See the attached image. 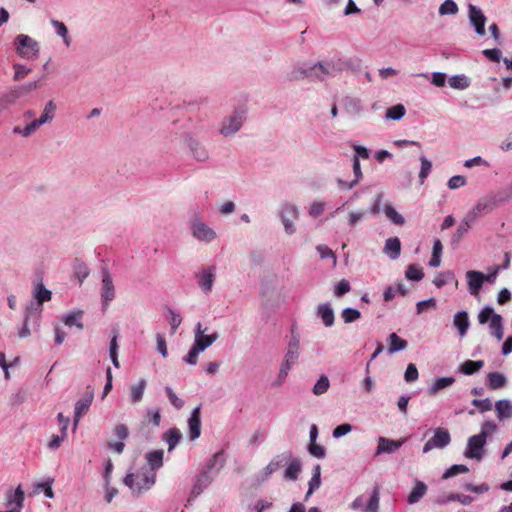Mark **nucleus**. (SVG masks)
Wrapping results in <instances>:
<instances>
[{
    "mask_svg": "<svg viewBox=\"0 0 512 512\" xmlns=\"http://www.w3.org/2000/svg\"><path fill=\"white\" fill-rule=\"evenodd\" d=\"M247 117L248 108L246 106L235 107L221 119L218 124L217 133L225 139L235 137L243 128Z\"/></svg>",
    "mask_w": 512,
    "mask_h": 512,
    "instance_id": "1",
    "label": "nucleus"
},
{
    "mask_svg": "<svg viewBox=\"0 0 512 512\" xmlns=\"http://www.w3.org/2000/svg\"><path fill=\"white\" fill-rule=\"evenodd\" d=\"M156 482V473L148 471L147 467L137 472L127 473L123 483L131 490L133 495H140L150 490Z\"/></svg>",
    "mask_w": 512,
    "mask_h": 512,
    "instance_id": "2",
    "label": "nucleus"
},
{
    "mask_svg": "<svg viewBox=\"0 0 512 512\" xmlns=\"http://www.w3.org/2000/svg\"><path fill=\"white\" fill-rule=\"evenodd\" d=\"M16 53L24 59L34 60L40 53V44L34 38L26 34H18L14 38Z\"/></svg>",
    "mask_w": 512,
    "mask_h": 512,
    "instance_id": "3",
    "label": "nucleus"
},
{
    "mask_svg": "<svg viewBox=\"0 0 512 512\" xmlns=\"http://www.w3.org/2000/svg\"><path fill=\"white\" fill-rule=\"evenodd\" d=\"M278 216L283 225L285 234L288 236L295 234L297 231L295 221L300 216L298 207L289 202L283 203L279 208Z\"/></svg>",
    "mask_w": 512,
    "mask_h": 512,
    "instance_id": "4",
    "label": "nucleus"
},
{
    "mask_svg": "<svg viewBox=\"0 0 512 512\" xmlns=\"http://www.w3.org/2000/svg\"><path fill=\"white\" fill-rule=\"evenodd\" d=\"M498 205L497 197H494L492 193L487 194L478 199L475 205L465 214V217L475 223L479 217L492 212Z\"/></svg>",
    "mask_w": 512,
    "mask_h": 512,
    "instance_id": "5",
    "label": "nucleus"
},
{
    "mask_svg": "<svg viewBox=\"0 0 512 512\" xmlns=\"http://www.w3.org/2000/svg\"><path fill=\"white\" fill-rule=\"evenodd\" d=\"M190 232L194 239L206 244L217 239L216 231L200 218H193L190 221Z\"/></svg>",
    "mask_w": 512,
    "mask_h": 512,
    "instance_id": "6",
    "label": "nucleus"
},
{
    "mask_svg": "<svg viewBox=\"0 0 512 512\" xmlns=\"http://www.w3.org/2000/svg\"><path fill=\"white\" fill-rule=\"evenodd\" d=\"M217 269L215 266L202 267L196 274L197 284L204 294H209L216 280Z\"/></svg>",
    "mask_w": 512,
    "mask_h": 512,
    "instance_id": "7",
    "label": "nucleus"
},
{
    "mask_svg": "<svg viewBox=\"0 0 512 512\" xmlns=\"http://www.w3.org/2000/svg\"><path fill=\"white\" fill-rule=\"evenodd\" d=\"M343 68L344 63L340 59H331L313 64L314 72H318L321 76L316 77L319 80H324L326 77H334L339 74Z\"/></svg>",
    "mask_w": 512,
    "mask_h": 512,
    "instance_id": "8",
    "label": "nucleus"
},
{
    "mask_svg": "<svg viewBox=\"0 0 512 512\" xmlns=\"http://www.w3.org/2000/svg\"><path fill=\"white\" fill-rule=\"evenodd\" d=\"M451 442V436L447 429L436 428L434 435L424 444L423 453H428L433 449H443Z\"/></svg>",
    "mask_w": 512,
    "mask_h": 512,
    "instance_id": "9",
    "label": "nucleus"
},
{
    "mask_svg": "<svg viewBox=\"0 0 512 512\" xmlns=\"http://www.w3.org/2000/svg\"><path fill=\"white\" fill-rule=\"evenodd\" d=\"M207 328H203L202 324L197 323L194 330V345L202 352L209 348L219 338L217 332L206 334Z\"/></svg>",
    "mask_w": 512,
    "mask_h": 512,
    "instance_id": "10",
    "label": "nucleus"
},
{
    "mask_svg": "<svg viewBox=\"0 0 512 512\" xmlns=\"http://www.w3.org/2000/svg\"><path fill=\"white\" fill-rule=\"evenodd\" d=\"M486 440L480 438L477 435H473L468 438L466 448L464 450V456L467 459H474L481 461L485 454Z\"/></svg>",
    "mask_w": 512,
    "mask_h": 512,
    "instance_id": "11",
    "label": "nucleus"
},
{
    "mask_svg": "<svg viewBox=\"0 0 512 512\" xmlns=\"http://www.w3.org/2000/svg\"><path fill=\"white\" fill-rule=\"evenodd\" d=\"M468 18H469V22L474 27L476 34L479 36H484L486 33L485 24H486L487 18L484 15V13L482 12V10L473 4H469L468 5Z\"/></svg>",
    "mask_w": 512,
    "mask_h": 512,
    "instance_id": "12",
    "label": "nucleus"
},
{
    "mask_svg": "<svg viewBox=\"0 0 512 512\" xmlns=\"http://www.w3.org/2000/svg\"><path fill=\"white\" fill-rule=\"evenodd\" d=\"M283 455L287 456L284 465H286V469L284 471V479L290 481H296L302 471V462L299 458L294 457L291 453H283Z\"/></svg>",
    "mask_w": 512,
    "mask_h": 512,
    "instance_id": "13",
    "label": "nucleus"
},
{
    "mask_svg": "<svg viewBox=\"0 0 512 512\" xmlns=\"http://www.w3.org/2000/svg\"><path fill=\"white\" fill-rule=\"evenodd\" d=\"M187 146L195 161L207 162L210 159V152L204 143L190 138L187 142Z\"/></svg>",
    "mask_w": 512,
    "mask_h": 512,
    "instance_id": "14",
    "label": "nucleus"
},
{
    "mask_svg": "<svg viewBox=\"0 0 512 512\" xmlns=\"http://www.w3.org/2000/svg\"><path fill=\"white\" fill-rule=\"evenodd\" d=\"M93 398H94L93 392L92 391H87L84 394V396L82 398H80L75 403L74 421H73L74 429L77 428L78 423H79L81 417L89 410V408H90V406L92 404Z\"/></svg>",
    "mask_w": 512,
    "mask_h": 512,
    "instance_id": "15",
    "label": "nucleus"
},
{
    "mask_svg": "<svg viewBox=\"0 0 512 512\" xmlns=\"http://www.w3.org/2000/svg\"><path fill=\"white\" fill-rule=\"evenodd\" d=\"M468 291L471 295L477 296L484 284V274L479 271L469 270L465 274Z\"/></svg>",
    "mask_w": 512,
    "mask_h": 512,
    "instance_id": "16",
    "label": "nucleus"
},
{
    "mask_svg": "<svg viewBox=\"0 0 512 512\" xmlns=\"http://www.w3.org/2000/svg\"><path fill=\"white\" fill-rule=\"evenodd\" d=\"M115 297V288L112 278L107 270L102 272L101 298L104 305H108Z\"/></svg>",
    "mask_w": 512,
    "mask_h": 512,
    "instance_id": "17",
    "label": "nucleus"
},
{
    "mask_svg": "<svg viewBox=\"0 0 512 512\" xmlns=\"http://www.w3.org/2000/svg\"><path fill=\"white\" fill-rule=\"evenodd\" d=\"M25 494L21 485L15 490H8L5 494V505L11 508H19L22 510L24 505Z\"/></svg>",
    "mask_w": 512,
    "mask_h": 512,
    "instance_id": "18",
    "label": "nucleus"
},
{
    "mask_svg": "<svg viewBox=\"0 0 512 512\" xmlns=\"http://www.w3.org/2000/svg\"><path fill=\"white\" fill-rule=\"evenodd\" d=\"M378 446L375 451V456L387 453L392 454L396 452L403 444L404 440H391L385 437L378 438Z\"/></svg>",
    "mask_w": 512,
    "mask_h": 512,
    "instance_id": "19",
    "label": "nucleus"
},
{
    "mask_svg": "<svg viewBox=\"0 0 512 512\" xmlns=\"http://www.w3.org/2000/svg\"><path fill=\"white\" fill-rule=\"evenodd\" d=\"M316 315L319 317L325 327H331L335 322L334 310L330 303H320L316 307Z\"/></svg>",
    "mask_w": 512,
    "mask_h": 512,
    "instance_id": "20",
    "label": "nucleus"
},
{
    "mask_svg": "<svg viewBox=\"0 0 512 512\" xmlns=\"http://www.w3.org/2000/svg\"><path fill=\"white\" fill-rule=\"evenodd\" d=\"M189 437L196 440L201 434L200 406L193 409L188 419Z\"/></svg>",
    "mask_w": 512,
    "mask_h": 512,
    "instance_id": "21",
    "label": "nucleus"
},
{
    "mask_svg": "<svg viewBox=\"0 0 512 512\" xmlns=\"http://www.w3.org/2000/svg\"><path fill=\"white\" fill-rule=\"evenodd\" d=\"M213 482V476L208 471H204L199 474L194 481L191 494L193 497L199 496L211 483Z\"/></svg>",
    "mask_w": 512,
    "mask_h": 512,
    "instance_id": "22",
    "label": "nucleus"
},
{
    "mask_svg": "<svg viewBox=\"0 0 512 512\" xmlns=\"http://www.w3.org/2000/svg\"><path fill=\"white\" fill-rule=\"evenodd\" d=\"M146 387L147 381L145 379H140L137 383L129 387V402L132 405L138 404L142 401Z\"/></svg>",
    "mask_w": 512,
    "mask_h": 512,
    "instance_id": "23",
    "label": "nucleus"
},
{
    "mask_svg": "<svg viewBox=\"0 0 512 512\" xmlns=\"http://www.w3.org/2000/svg\"><path fill=\"white\" fill-rule=\"evenodd\" d=\"M308 77H321L318 72H314L313 65H296L290 72L291 80H301Z\"/></svg>",
    "mask_w": 512,
    "mask_h": 512,
    "instance_id": "24",
    "label": "nucleus"
},
{
    "mask_svg": "<svg viewBox=\"0 0 512 512\" xmlns=\"http://www.w3.org/2000/svg\"><path fill=\"white\" fill-rule=\"evenodd\" d=\"M454 501H458L463 505H469L473 501V498L471 496L464 494L451 493L446 495H440L435 500L436 504L438 505H446Z\"/></svg>",
    "mask_w": 512,
    "mask_h": 512,
    "instance_id": "25",
    "label": "nucleus"
},
{
    "mask_svg": "<svg viewBox=\"0 0 512 512\" xmlns=\"http://www.w3.org/2000/svg\"><path fill=\"white\" fill-rule=\"evenodd\" d=\"M383 252L389 256L390 259L396 260L401 253V242L398 237H391L385 241Z\"/></svg>",
    "mask_w": 512,
    "mask_h": 512,
    "instance_id": "26",
    "label": "nucleus"
},
{
    "mask_svg": "<svg viewBox=\"0 0 512 512\" xmlns=\"http://www.w3.org/2000/svg\"><path fill=\"white\" fill-rule=\"evenodd\" d=\"M296 363L297 362H295V361L284 358L280 365L279 373H278L276 379L274 380V382L272 383V386L273 387L282 386L284 384V382L286 381V378L288 377L290 370Z\"/></svg>",
    "mask_w": 512,
    "mask_h": 512,
    "instance_id": "27",
    "label": "nucleus"
},
{
    "mask_svg": "<svg viewBox=\"0 0 512 512\" xmlns=\"http://www.w3.org/2000/svg\"><path fill=\"white\" fill-rule=\"evenodd\" d=\"M83 311L77 310L71 313H67L62 316L61 321L67 327L75 326L79 331L83 330L84 325L82 322Z\"/></svg>",
    "mask_w": 512,
    "mask_h": 512,
    "instance_id": "28",
    "label": "nucleus"
},
{
    "mask_svg": "<svg viewBox=\"0 0 512 512\" xmlns=\"http://www.w3.org/2000/svg\"><path fill=\"white\" fill-rule=\"evenodd\" d=\"M427 490V485L423 481L416 480L413 489L407 497V502L411 505L418 503L425 496Z\"/></svg>",
    "mask_w": 512,
    "mask_h": 512,
    "instance_id": "29",
    "label": "nucleus"
},
{
    "mask_svg": "<svg viewBox=\"0 0 512 512\" xmlns=\"http://www.w3.org/2000/svg\"><path fill=\"white\" fill-rule=\"evenodd\" d=\"M287 456L280 454L275 456L262 470L263 480L267 479L271 474L284 466Z\"/></svg>",
    "mask_w": 512,
    "mask_h": 512,
    "instance_id": "30",
    "label": "nucleus"
},
{
    "mask_svg": "<svg viewBox=\"0 0 512 512\" xmlns=\"http://www.w3.org/2000/svg\"><path fill=\"white\" fill-rule=\"evenodd\" d=\"M163 450H155L146 454V460L148 462L149 468L148 471H156L162 467L163 465Z\"/></svg>",
    "mask_w": 512,
    "mask_h": 512,
    "instance_id": "31",
    "label": "nucleus"
},
{
    "mask_svg": "<svg viewBox=\"0 0 512 512\" xmlns=\"http://www.w3.org/2000/svg\"><path fill=\"white\" fill-rule=\"evenodd\" d=\"M474 223L468 220L464 216V218L461 220L460 224L458 225L454 235L451 238V244L452 245H458L459 242L463 239V237L468 233L469 229L472 227Z\"/></svg>",
    "mask_w": 512,
    "mask_h": 512,
    "instance_id": "32",
    "label": "nucleus"
},
{
    "mask_svg": "<svg viewBox=\"0 0 512 512\" xmlns=\"http://www.w3.org/2000/svg\"><path fill=\"white\" fill-rule=\"evenodd\" d=\"M299 349H300V340L298 335H292L287 349L284 355V358L297 362L299 358Z\"/></svg>",
    "mask_w": 512,
    "mask_h": 512,
    "instance_id": "33",
    "label": "nucleus"
},
{
    "mask_svg": "<svg viewBox=\"0 0 512 512\" xmlns=\"http://www.w3.org/2000/svg\"><path fill=\"white\" fill-rule=\"evenodd\" d=\"M495 411L499 420L509 419L512 417V404L506 399L499 400L495 403Z\"/></svg>",
    "mask_w": 512,
    "mask_h": 512,
    "instance_id": "34",
    "label": "nucleus"
},
{
    "mask_svg": "<svg viewBox=\"0 0 512 512\" xmlns=\"http://www.w3.org/2000/svg\"><path fill=\"white\" fill-rule=\"evenodd\" d=\"M453 324L458 329L460 336H464L469 328V318L466 311L457 312L453 318Z\"/></svg>",
    "mask_w": 512,
    "mask_h": 512,
    "instance_id": "35",
    "label": "nucleus"
},
{
    "mask_svg": "<svg viewBox=\"0 0 512 512\" xmlns=\"http://www.w3.org/2000/svg\"><path fill=\"white\" fill-rule=\"evenodd\" d=\"M308 491L305 495V498L308 499L315 490H317L321 486V466L316 464L313 467L312 477L308 483Z\"/></svg>",
    "mask_w": 512,
    "mask_h": 512,
    "instance_id": "36",
    "label": "nucleus"
},
{
    "mask_svg": "<svg viewBox=\"0 0 512 512\" xmlns=\"http://www.w3.org/2000/svg\"><path fill=\"white\" fill-rule=\"evenodd\" d=\"M487 386L491 390L503 388L507 383V378L500 372H491L487 375Z\"/></svg>",
    "mask_w": 512,
    "mask_h": 512,
    "instance_id": "37",
    "label": "nucleus"
},
{
    "mask_svg": "<svg viewBox=\"0 0 512 512\" xmlns=\"http://www.w3.org/2000/svg\"><path fill=\"white\" fill-rule=\"evenodd\" d=\"M407 341L400 338L396 333H391L388 337V352L394 354L407 347Z\"/></svg>",
    "mask_w": 512,
    "mask_h": 512,
    "instance_id": "38",
    "label": "nucleus"
},
{
    "mask_svg": "<svg viewBox=\"0 0 512 512\" xmlns=\"http://www.w3.org/2000/svg\"><path fill=\"white\" fill-rule=\"evenodd\" d=\"M455 382L454 377H441L434 381L428 390L430 396L436 395L440 390L450 387Z\"/></svg>",
    "mask_w": 512,
    "mask_h": 512,
    "instance_id": "39",
    "label": "nucleus"
},
{
    "mask_svg": "<svg viewBox=\"0 0 512 512\" xmlns=\"http://www.w3.org/2000/svg\"><path fill=\"white\" fill-rule=\"evenodd\" d=\"M52 293L50 290L46 289L42 283H38L35 285L33 289V298L39 304H43L51 300Z\"/></svg>",
    "mask_w": 512,
    "mask_h": 512,
    "instance_id": "40",
    "label": "nucleus"
},
{
    "mask_svg": "<svg viewBox=\"0 0 512 512\" xmlns=\"http://www.w3.org/2000/svg\"><path fill=\"white\" fill-rule=\"evenodd\" d=\"M483 366H484L483 360H477V361L466 360L465 362H463L460 365L459 370L465 375H472V374L478 372L479 370H481L483 368Z\"/></svg>",
    "mask_w": 512,
    "mask_h": 512,
    "instance_id": "41",
    "label": "nucleus"
},
{
    "mask_svg": "<svg viewBox=\"0 0 512 512\" xmlns=\"http://www.w3.org/2000/svg\"><path fill=\"white\" fill-rule=\"evenodd\" d=\"M490 332L495 338L500 341L503 338L504 330L502 317L499 314H494L492 320L490 321Z\"/></svg>",
    "mask_w": 512,
    "mask_h": 512,
    "instance_id": "42",
    "label": "nucleus"
},
{
    "mask_svg": "<svg viewBox=\"0 0 512 512\" xmlns=\"http://www.w3.org/2000/svg\"><path fill=\"white\" fill-rule=\"evenodd\" d=\"M385 216L395 225L402 226L405 224V218L396 211L391 204H386L383 208Z\"/></svg>",
    "mask_w": 512,
    "mask_h": 512,
    "instance_id": "43",
    "label": "nucleus"
},
{
    "mask_svg": "<svg viewBox=\"0 0 512 512\" xmlns=\"http://www.w3.org/2000/svg\"><path fill=\"white\" fill-rule=\"evenodd\" d=\"M50 23L54 27L56 35L62 38L63 43L67 47L70 46L71 40L68 36V29L66 25L63 22L56 19H52Z\"/></svg>",
    "mask_w": 512,
    "mask_h": 512,
    "instance_id": "44",
    "label": "nucleus"
},
{
    "mask_svg": "<svg viewBox=\"0 0 512 512\" xmlns=\"http://www.w3.org/2000/svg\"><path fill=\"white\" fill-rule=\"evenodd\" d=\"M380 506V491L379 488H374L369 500L365 504L364 512H378Z\"/></svg>",
    "mask_w": 512,
    "mask_h": 512,
    "instance_id": "45",
    "label": "nucleus"
},
{
    "mask_svg": "<svg viewBox=\"0 0 512 512\" xmlns=\"http://www.w3.org/2000/svg\"><path fill=\"white\" fill-rule=\"evenodd\" d=\"M55 110H56V105L52 100H50L49 102H47L45 104L44 111H43L42 115L40 116V118L36 119L37 123L40 126H42L43 124L52 121V119L54 118Z\"/></svg>",
    "mask_w": 512,
    "mask_h": 512,
    "instance_id": "46",
    "label": "nucleus"
},
{
    "mask_svg": "<svg viewBox=\"0 0 512 512\" xmlns=\"http://www.w3.org/2000/svg\"><path fill=\"white\" fill-rule=\"evenodd\" d=\"M181 437H182V434H181L180 430L177 428H170L164 434V439L168 443L169 451H172L176 447V445L179 443Z\"/></svg>",
    "mask_w": 512,
    "mask_h": 512,
    "instance_id": "47",
    "label": "nucleus"
},
{
    "mask_svg": "<svg viewBox=\"0 0 512 512\" xmlns=\"http://www.w3.org/2000/svg\"><path fill=\"white\" fill-rule=\"evenodd\" d=\"M53 479H48L46 482H39L34 485V494L44 492L47 498H54V492L52 489Z\"/></svg>",
    "mask_w": 512,
    "mask_h": 512,
    "instance_id": "48",
    "label": "nucleus"
},
{
    "mask_svg": "<svg viewBox=\"0 0 512 512\" xmlns=\"http://www.w3.org/2000/svg\"><path fill=\"white\" fill-rule=\"evenodd\" d=\"M330 387L329 378L326 375H321L315 383L312 392L316 396H320L328 391Z\"/></svg>",
    "mask_w": 512,
    "mask_h": 512,
    "instance_id": "49",
    "label": "nucleus"
},
{
    "mask_svg": "<svg viewBox=\"0 0 512 512\" xmlns=\"http://www.w3.org/2000/svg\"><path fill=\"white\" fill-rule=\"evenodd\" d=\"M497 429V424L494 421L488 420L482 423L480 433L476 435L487 441V438L492 436Z\"/></svg>",
    "mask_w": 512,
    "mask_h": 512,
    "instance_id": "50",
    "label": "nucleus"
},
{
    "mask_svg": "<svg viewBox=\"0 0 512 512\" xmlns=\"http://www.w3.org/2000/svg\"><path fill=\"white\" fill-rule=\"evenodd\" d=\"M406 113L405 107L402 104L394 105L387 109L386 118L391 120H400Z\"/></svg>",
    "mask_w": 512,
    "mask_h": 512,
    "instance_id": "51",
    "label": "nucleus"
},
{
    "mask_svg": "<svg viewBox=\"0 0 512 512\" xmlns=\"http://www.w3.org/2000/svg\"><path fill=\"white\" fill-rule=\"evenodd\" d=\"M367 211L360 209L357 211H351L348 213L347 224L349 227L357 226L366 217Z\"/></svg>",
    "mask_w": 512,
    "mask_h": 512,
    "instance_id": "52",
    "label": "nucleus"
},
{
    "mask_svg": "<svg viewBox=\"0 0 512 512\" xmlns=\"http://www.w3.org/2000/svg\"><path fill=\"white\" fill-rule=\"evenodd\" d=\"M40 127V125L37 123L36 120H33L32 122H30L29 124H27L24 128H21L19 126H16L14 127L13 129V132L15 134H19L23 137H29L30 135H32L38 128Z\"/></svg>",
    "mask_w": 512,
    "mask_h": 512,
    "instance_id": "53",
    "label": "nucleus"
},
{
    "mask_svg": "<svg viewBox=\"0 0 512 512\" xmlns=\"http://www.w3.org/2000/svg\"><path fill=\"white\" fill-rule=\"evenodd\" d=\"M450 87L454 89L463 90L469 87L470 83L464 75H454L449 79Z\"/></svg>",
    "mask_w": 512,
    "mask_h": 512,
    "instance_id": "54",
    "label": "nucleus"
},
{
    "mask_svg": "<svg viewBox=\"0 0 512 512\" xmlns=\"http://www.w3.org/2000/svg\"><path fill=\"white\" fill-rule=\"evenodd\" d=\"M361 317V313L359 310L354 308H344L341 312V318L343 319L344 323H352L357 321Z\"/></svg>",
    "mask_w": 512,
    "mask_h": 512,
    "instance_id": "55",
    "label": "nucleus"
},
{
    "mask_svg": "<svg viewBox=\"0 0 512 512\" xmlns=\"http://www.w3.org/2000/svg\"><path fill=\"white\" fill-rule=\"evenodd\" d=\"M353 173L355 176V179L353 181H350V183H347L346 189L350 190L354 188L358 183L360 182L362 178V171L360 166V161L357 159V157H353Z\"/></svg>",
    "mask_w": 512,
    "mask_h": 512,
    "instance_id": "56",
    "label": "nucleus"
},
{
    "mask_svg": "<svg viewBox=\"0 0 512 512\" xmlns=\"http://www.w3.org/2000/svg\"><path fill=\"white\" fill-rule=\"evenodd\" d=\"M458 12V6L454 0H445L439 7V14L455 15Z\"/></svg>",
    "mask_w": 512,
    "mask_h": 512,
    "instance_id": "57",
    "label": "nucleus"
},
{
    "mask_svg": "<svg viewBox=\"0 0 512 512\" xmlns=\"http://www.w3.org/2000/svg\"><path fill=\"white\" fill-rule=\"evenodd\" d=\"M469 471L468 467L466 465H463V464H455V465H452L450 468H448L442 478L443 479H448V478H451V477H454L458 474H464V473H467Z\"/></svg>",
    "mask_w": 512,
    "mask_h": 512,
    "instance_id": "58",
    "label": "nucleus"
},
{
    "mask_svg": "<svg viewBox=\"0 0 512 512\" xmlns=\"http://www.w3.org/2000/svg\"><path fill=\"white\" fill-rule=\"evenodd\" d=\"M421 168L419 172L420 182L423 183L424 180L428 177L432 169V163L425 156L420 157Z\"/></svg>",
    "mask_w": 512,
    "mask_h": 512,
    "instance_id": "59",
    "label": "nucleus"
},
{
    "mask_svg": "<svg viewBox=\"0 0 512 512\" xmlns=\"http://www.w3.org/2000/svg\"><path fill=\"white\" fill-rule=\"evenodd\" d=\"M492 194L494 197H497L499 204L508 202L512 198V182L505 186L501 191Z\"/></svg>",
    "mask_w": 512,
    "mask_h": 512,
    "instance_id": "60",
    "label": "nucleus"
},
{
    "mask_svg": "<svg viewBox=\"0 0 512 512\" xmlns=\"http://www.w3.org/2000/svg\"><path fill=\"white\" fill-rule=\"evenodd\" d=\"M453 279H454V273L452 271H445V272L439 273L434 278L433 283L435 286L440 288Z\"/></svg>",
    "mask_w": 512,
    "mask_h": 512,
    "instance_id": "61",
    "label": "nucleus"
},
{
    "mask_svg": "<svg viewBox=\"0 0 512 512\" xmlns=\"http://www.w3.org/2000/svg\"><path fill=\"white\" fill-rule=\"evenodd\" d=\"M405 275L407 279L413 281H420L424 276L422 270L414 264H411L407 267Z\"/></svg>",
    "mask_w": 512,
    "mask_h": 512,
    "instance_id": "62",
    "label": "nucleus"
},
{
    "mask_svg": "<svg viewBox=\"0 0 512 512\" xmlns=\"http://www.w3.org/2000/svg\"><path fill=\"white\" fill-rule=\"evenodd\" d=\"M351 290L350 283L346 279H342L334 287V296L337 298L342 297Z\"/></svg>",
    "mask_w": 512,
    "mask_h": 512,
    "instance_id": "63",
    "label": "nucleus"
},
{
    "mask_svg": "<svg viewBox=\"0 0 512 512\" xmlns=\"http://www.w3.org/2000/svg\"><path fill=\"white\" fill-rule=\"evenodd\" d=\"M326 208V203L322 201H314L309 208V215L313 218H317L323 214Z\"/></svg>",
    "mask_w": 512,
    "mask_h": 512,
    "instance_id": "64",
    "label": "nucleus"
}]
</instances>
